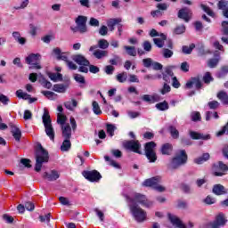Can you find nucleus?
Masks as SVG:
<instances>
[{"instance_id": "nucleus-1", "label": "nucleus", "mask_w": 228, "mask_h": 228, "mask_svg": "<svg viewBox=\"0 0 228 228\" xmlns=\"http://www.w3.org/2000/svg\"><path fill=\"white\" fill-rule=\"evenodd\" d=\"M49 161V152L44 149L42 144H39L36 150V172L42 170V165Z\"/></svg>"}, {"instance_id": "nucleus-2", "label": "nucleus", "mask_w": 228, "mask_h": 228, "mask_svg": "<svg viewBox=\"0 0 228 228\" xmlns=\"http://www.w3.org/2000/svg\"><path fill=\"white\" fill-rule=\"evenodd\" d=\"M126 200L129 204H140L142 208H151L152 206V201L149 200L146 195L141 193H134L132 198L126 197Z\"/></svg>"}, {"instance_id": "nucleus-3", "label": "nucleus", "mask_w": 228, "mask_h": 228, "mask_svg": "<svg viewBox=\"0 0 228 228\" xmlns=\"http://www.w3.org/2000/svg\"><path fill=\"white\" fill-rule=\"evenodd\" d=\"M188 161V155L186 154V151L181 150L176 156L172 159L169 168L172 170H175V168H179V167L185 165Z\"/></svg>"}, {"instance_id": "nucleus-4", "label": "nucleus", "mask_w": 228, "mask_h": 228, "mask_svg": "<svg viewBox=\"0 0 228 228\" xmlns=\"http://www.w3.org/2000/svg\"><path fill=\"white\" fill-rule=\"evenodd\" d=\"M43 124L45 126V131L47 136L54 142V128L53 127V124L51 123V115H49V111L45 109V112L43 114Z\"/></svg>"}, {"instance_id": "nucleus-5", "label": "nucleus", "mask_w": 228, "mask_h": 228, "mask_svg": "<svg viewBox=\"0 0 228 228\" xmlns=\"http://www.w3.org/2000/svg\"><path fill=\"white\" fill-rule=\"evenodd\" d=\"M129 208L136 222H144L147 218V213L138 204H129Z\"/></svg>"}, {"instance_id": "nucleus-6", "label": "nucleus", "mask_w": 228, "mask_h": 228, "mask_svg": "<svg viewBox=\"0 0 228 228\" xmlns=\"http://www.w3.org/2000/svg\"><path fill=\"white\" fill-rule=\"evenodd\" d=\"M154 149H156V142L151 141L145 143V146H144L145 156L149 159L150 163H156V159H158V157L156 156V151H154Z\"/></svg>"}, {"instance_id": "nucleus-7", "label": "nucleus", "mask_w": 228, "mask_h": 228, "mask_svg": "<svg viewBox=\"0 0 228 228\" xmlns=\"http://www.w3.org/2000/svg\"><path fill=\"white\" fill-rule=\"evenodd\" d=\"M160 181H161L160 176H154V177L146 179L143 182L142 186L153 188V190H156L157 191H165V187L159 185Z\"/></svg>"}, {"instance_id": "nucleus-8", "label": "nucleus", "mask_w": 228, "mask_h": 228, "mask_svg": "<svg viewBox=\"0 0 228 228\" xmlns=\"http://www.w3.org/2000/svg\"><path fill=\"white\" fill-rule=\"evenodd\" d=\"M228 172V166L222 161H218L212 166V174L216 177H222Z\"/></svg>"}, {"instance_id": "nucleus-9", "label": "nucleus", "mask_w": 228, "mask_h": 228, "mask_svg": "<svg viewBox=\"0 0 228 228\" xmlns=\"http://www.w3.org/2000/svg\"><path fill=\"white\" fill-rule=\"evenodd\" d=\"M39 61H40V53H31L26 58V63H28V65H30L29 67L30 69H42V66H40V63H38Z\"/></svg>"}, {"instance_id": "nucleus-10", "label": "nucleus", "mask_w": 228, "mask_h": 228, "mask_svg": "<svg viewBox=\"0 0 228 228\" xmlns=\"http://www.w3.org/2000/svg\"><path fill=\"white\" fill-rule=\"evenodd\" d=\"M82 175L90 183H99L102 179V175L97 170L93 171H83Z\"/></svg>"}, {"instance_id": "nucleus-11", "label": "nucleus", "mask_w": 228, "mask_h": 228, "mask_svg": "<svg viewBox=\"0 0 228 228\" xmlns=\"http://www.w3.org/2000/svg\"><path fill=\"white\" fill-rule=\"evenodd\" d=\"M124 147L127 151H132V152H136L137 154H142L140 149H142V145L138 141L131 140L124 142Z\"/></svg>"}, {"instance_id": "nucleus-12", "label": "nucleus", "mask_w": 228, "mask_h": 228, "mask_svg": "<svg viewBox=\"0 0 228 228\" xmlns=\"http://www.w3.org/2000/svg\"><path fill=\"white\" fill-rule=\"evenodd\" d=\"M227 224V219L225 218V215L220 213L216 216V219L209 223L211 228H220L224 227Z\"/></svg>"}, {"instance_id": "nucleus-13", "label": "nucleus", "mask_w": 228, "mask_h": 228, "mask_svg": "<svg viewBox=\"0 0 228 228\" xmlns=\"http://www.w3.org/2000/svg\"><path fill=\"white\" fill-rule=\"evenodd\" d=\"M191 15H193V12L188 7H183L178 12L179 19H183V20H185V22H190V20H191Z\"/></svg>"}, {"instance_id": "nucleus-14", "label": "nucleus", "mask_w": 228, "mask_h": 228, "mask_svg": "<svg viewBox=\"0 0 228 228\" xmlns=\"http://www.w3.org/2000/svg\"><path fill=\"white\" fill-rule=\"evenodd\" d=\"M53 54H55L57 60H61L62 61H69V56H70V52H61L60 48H54L53 50Z\"/></svg>"}, {"instance_id": "nucleus-15", "label": "nucleus", "mask_w": 228, "mask_h": 228, "mask_svg": "<svg viewBox=\"0 0 228 228\" xmlns=\"http://www.w3.org/2000/svg\"><path fill=\"white\" fill-rule=\"evenodd\" d=\"M71 58L75 63H77V65H85L86 67L90 66V61L82 54L72 55Z\"/></svg>"}, {"instance_id": "nucleus-16", "label": "nucleus", "mask_w": 228, "mask_h": 228, "mask_svg": "<svg viewBox=\"0 0 228 228\" xmlns=\"http://www.w3.org/2000/svg\"><path fill=\"white\" fill-rule=\"evenodd\" d=\"M193 85L196 86L197 90L202 88V82L199 77H191V80L186 83V88H191Z\"/></svg>"}, {"instance_id": "nucleus-17", "label": "nucleus", "mask_w": 228, "mask_h": 228, "mask_svg": "<svg viewBox=\"0 0 228 228\" xmlns=\"http://www.w3.org/2000/svg\"><path fill=\"white\" fill-rule=\"evenodd\" d=\"M10 127L13 138L16 140V142H20V138H22V132L20 131V128L13 124H10Z\"/></svg>"}, {"instance_id": "nucleus-18", "label": "nucleus", "mask_w": 228, "mask_h": 228, "mask_svg": "<svg viewBox=\"0 0 228 228\" xmlns=\"http://www.w3.org/2000/svg\"><path fill=\"white\" fill-rule=\"evenodd\" d=\"M162 79L166 83H170V81L174 79V71L170 67L165 69L164 72L162 73Z\"/></svg>"}, {"instance_id": "nucleus-19", "label": "nucleus", "mask_w": 228, "mask_h": 228, "mask_svg": "<svg viewBox=\"0 0 228 228\" xmlns=\"http://www.w3.org/2000/svg\"><path fill=\"white\" fill-rule=\"evenodd\" d=\"M189 134L192 140H211L210 134L204 135L203 134L195 131H190Z\"/></svg>"}, {"instance_id": "nucleus-20", "label": "nucleus", "mask_w": 228, "mask_h": 228, "mask_svg": "<svg viewBox=\"0 0 228 228\" xmlns=\"http://www.w3.org/2000/svg\"><path fill=\"white\" fill-rule=\"evenodd\" d=\"M62 131V137L64 139L72 138V128L69 124H66L65 126H61Z\"/></svg>"}, {"instance_id": "nucleus-21", "label": "nucleus", "mask_w": 228, "mask_h": 228, "mask_svg": "<svg viewBox=\"0 0 228 228\" xmlns=\"http://www.w3.org/2000/svg\"><path fill=\"white\" fill-rule=\"evenodd\" d=\"M44 178L47 179V181H57V179H60V173L56 170H52L50 173L45 172Z\"/></svg>"}, {"instance_id": "nucleus-22", "label": "nucleus", "mask_w": 228, "mask_h": 228, "mask_svg": "<svg viewBox=\"0 0 228 228\" xmlns=\"http://www.w3.org/2000/svg\"><path fill=\"white\" fill-rule=\"evenodd\" d=\"M88 20V18L86 16H78L76 19V24L79 29H86V21Z\"/></svg>"}, {"instance_id": "nucleus-23", "label": "nucleus", "mask_w": 228, "mask_h": 228, "mask_svg": "<svg viewBox=\"0 0 228 228\" xmlns=\"http://www.w3.org/2000/svg\"><path fill=\"white\" fill-rule=\"evenodd\" d=\"M212 191L215 195H225V193H227V189L222 184H216L214 185Z\"/></svg>"}, {"instance_id": "nucleus-24", "label": "nucleus", "mask_w": 228, "mask_h": 228, "mask_svg": "<svg viewBox=\"0 0 228 228\" xmlns=\"http://www.w3.org/2000/svg\"><path fill=\"white\" fill-rule=\"evenodd\" d=\"M122 22V19L116 18V19H110L107 20V26L108 28H115V26H118V28H122V25L120 24Z\"/></svg>"}, {"instance_id": "nucleus-25", "label": "nucleus", "mask_w": 228, "mask_h": 228, "mask_svg": "<svg viewBox=\"0 0 228 228\" xmlns=\"http://www.w3.org/2000/svg\"><path fill=\"white\" fill-rule=\"evenodd\" d=\"M160 37L161 38H153L155 45H157V47H159V49L163 48V46L165 45V40H167V36H165V34H160Z\"/></svg>"}, {"instance_id": "nucleus-26", "label": "nucleus", "mask_w": 228, "mask_h": 228, "mask_svg": "<svg viewBox=\"0 0 228 228\" xmlns=\"http://www.w3.org/2000/svg\"><path fill=\"white\" fill-rule=\"evenodd\" d=\"M142 100L144 102H149L150 104H154L158 101V95H150V94H143L142 96Z\"/></svg>"}, {"instance_id": "nucleus-27", "label": "nucleus", "mask_w": 228, "mask_h": 228, "mask_svg": "<svg viewBox=\"0 0 228 228\" xmlns=\"http://www.w3.org/2000/svg\"><path fill=\"white\" fill-rule=\"evenodd\" d=\"M173 151V146L170 143H165L161 147V153L166 156H170Z\"/></svg>"}, {"instance_id": "nucleus-28", "label": "nucleus", "mask_w": 228, "mask_h": 228, "mask_svg": "<svg viewBox=\"0 0 228 228\" xmlns=\"http://www.w3.org/2000/svg\"><path fill=\"white\" fill-rule=\"evenodd\" d=\"M209 158V153H204L201 157L194 159V163H196V165H202L206 163V161H208Z\"/></svg>"}, {"instance_id": "nucleus-29", "label": "nucleus", "mask_w": 228, "mask_h": 228, "mask_svg": "<svg viewBox=\"0 0 228 228\" xmlns=\"http://www.w3.org/2000/svg\"><path fill=\"white\" fill-rule=\"evenodd\" d=\"M71 147H72V142H70V139H64L61 146V151L62 152H69V150L71 149Z\"/></svg>"}, {"instance_id": "nucleus-30", "label": "nucleus", "mask_w": 228, "mask_h": 228, "mask_svg": "<svg viewBox=\"0 0 228 228\" xmlns=\"http://www.w3.org/2000/svg\"><path fill=\"white\" fill-rule=\"evenodd\" d=\"M217 99H219V101H221L222 103L224 104H228V94L225 91H220L217 94Z\"/></svg>"}, {"instance_id": "nucleus-31", "label": "nucleus", "mask_w": 228, "mask_h": 228, "mask_svg": "<svg viewBox=\"0 0 228 228\" xmlns=\"http://www.w3.org/2000/svg\"><path fill=\"white\" fill-rule=\"evenodd\" d=\"M53 90L58 94H65V92H67V86L63 84H55Z\"/></svg>"}, {"instance_id": "nucleus-32", "label": "nucleus", "mask_w": 228, "mask_h": 228, "mask_svg": "<svg viewBox=\"0 0 228 228\" xmlns=\"http://www.w3.org/2000/svg\"><path fill=\"white\" fill-rule=\"evenodd\" d=\"M16 97L18 99H23L24 101H28L29 97H31V94H28V93H24L22 89H19L15 93Z\"/></svg>"}, {"instance_id": "nucleus-33", "label": "nucleus", "mask_w": 228, "mask_h": 228, "mask_svg": "<svg viewBox=\"0 0 228 228\" xmlns=\"http://www.w3.org/2000/svg\"><path fill=\"white\" fill-rule=\"evenodd\" d=\"M168 131L172 138H174V140H177V138H179V130H177V128L175 126H169Z\"/></svg>"}, {"instance_id": "nucleus-34", "label": "nucleus", "mask_w": 228, "mask_h": 228, "mask_svg": "<svg viewBox=\"0 0 228 228\" xmlns=\"http://www.w3.org/2000/svg\"><path fill=\"white\" fill-rule=\"evenodd\" d=\"M94 58H97V60H101L102 58H104L105 56H108V52L104 50H95L93 53Z\"/></svg>"}, {"instance_id": "nucleus-35", "label": "nucleus", "mask_w": 228, "mask_h": 228, "mask_svg": "<svg viewBox=\"0 0 228 228\" xmlns=\"http://www.w3.org/2000/svg\"><path fill=\"white\" fill-rule=\"evenodd\" d=\"M124 49L126 51V54H128V56H136V47L125 45Z\"/></svg>"}, {"instance_id": "nucleus-36", "label": "nucleus", "mask_w": 228, "mask_h": 228, "mask_svg": "<svg viewBox=\"0 0 228 228\" xmlns=\"http://www.w3.org/2000/svg\"><path fill=\"white\" fill-rule=\"evenodd\" d=\"M12 37L16 40V42H18L21 45H24V44H26V38L20 37V34L19 32H13Z\"/></svg>"}, {"instance_id": "nucleus-37", "label": "nucleus", "mask_w": 228, "mask_h": 228, "mask_svg": "<svg viewBox=\"0 0 228 228\" xmlns=\"http://www.w3.org/2000/svg\"><path fill=\"white\" fill-rule=\"evenodd\" d=\"M211 118L218 119L220 117L218 116V112L216 111H207L206 112V120L209 121Z\"/></svg>"}, {"instance_id": "nucleus-38", "label": "nucleus", "mask_w": 228, "mask_h": 228, "mask_svg": "<svg viewBox=\"0 0 228 228\" xmlns=\"http://www.w3.org/2000/svg\"><path fill=\"white\" fill-rule=\"evenodd\" d=\"M193 49H195V44H191L190 46L183 45L182 51L183 54H191Z\"/></svg>"}, {"instance_id": "nucleus-39", "label": "nucleus", "mask_w": 228, "mask_h": 228, "mask_svg": "<svg viewBox=\"0 0 228 228\" xmlns=\"http://www.w3.org/2000/svg\"><path fill=\"white\" fill-rule=\"evenodd\" d=\"M67 122V117L63 114H58L57 115V124H60L61 127H63V126H66L65 124Z\"/></svg>"}, {"instance_id": "nucleus-40", "label": "nucleus", "mask_w": 228, "mask_h": 228, "mask_svg": "<svg viewBox=\"0 0 228 228\" xmlns=\"http://www.w3.org/2000/svg\"><path fill=\"white\" fill-rule=\"evenodd\" d=\"M227 74H228V66H223L220 71L216 73V77H219V78L225 77Z\"/></svg>"}, {"instance_id": "nucleus-41", "label": "nucleus", "mask_w": 228, "mask_h": 228, "mask_svg": "<svg viewBox=\"0 0 228 228\" xmlns=\"http://www.w3.org/2000/svg\"><path fill=\"white\" fill-rule=\"evenodd\" d=\"M116 79L117 81H118V83H126V81H127V73L126 72H122L119 73L116 76Z\"/></svg>"}, {"instance_id": "nucleus-42", "label": "nucleus", "mask_w": 228, "mask_h": 228, "mask_svg": "<svg viewBox=\"0 0 228 228\" xmlns=\"http://www.w3.org/2000/svg\"><path fill=\"white\" fill-rule=\"evenodd\" d=\"M191 119L192 120V122H200V120L202 119V117L200 116V112L192 111L191 113Z\"/></svg>"}, {"instance_id": "nucleus-43", "label": "nucleus", "mask_w": 228, "mask_h": 228, "mask_svg": "<svg viewBox=\"0 0 228 228\" xmlns=\"http://www.w3.org/2000/svg\"><path fill=\"white\" fill-rule=\"evenodd\" d=\"M217 8L218 10H222L223 13L225 12V10L228 9V2L225 0H221L217 3Z\"/></svg>"}, {"instance_id": "nucleus-44", "label": "nucleus", "mask_w": 228, "mask_h": 228, "mask_svg": "<svg viewBox=\"0 0 228 228\" xmlns=\"http://www.w3.org/2000/svg\"><path fill=\"white\" fill-rule=\"evenodd\" d=\"M73 77L77 83H79L80 85H85L86 83V80H85V77L81 74H74Z\"/></svg>"}, {"instance_id": "nucleus-45", "label": "nucleus", "mask_w": 228, "mask_h": 228, "mask_svg": "<svg viewBox=\"0 0 228 228\" xmlns=\"http://www.w3.org/2000/svg\"><path fill=\"white\" fill-rule=\"evenodd\" d=\"M200 8L203 10V12H205V13L208 14L210 17H215V12H213V10H211V8H209L206 4H201Z\"/></svg>"}, {"instance_id": "nucleus-46", "label": "nucleus", "mask_w": 228, "mask_h": 228, "mask_svg": "<svg viewBox=\"0 0 228 228\" xmlns=\"http://www.w3.org/2000/svg\"><path fill=\"white\" fill-rule=\"evenodd\" d=\"M156 108L160 111H167V110H168V102H162L157 103Z\"/></svg>"}, {"instance_id": "nucleus-47", "label": "nucleus", "mask_w": 228, "mask_h": 228, "mask_svg": "<svg viewBox=\"0 0 228 228\" xmlns=\"http://www.w3.org/2000/svg\"><path fill=\"white\" fill-rule=\"evenodd\" d=\"M93 111L95 115L102 114V110H101V107H99V103L97 102H93Z\"/></svg>"}, {"instance_id": "nucleus-48", "label": "nucleus", "mask_w": 228, "mask_h": 228, "mask_svg": "<svg viewBox=\"0 0 228 228\" xmlns=\"http://www.w3.org/2000/svg\"><path fill=\"white\" fill-rule=\"evenodd\" d=\"M162 56H164V58H172V56H174V52L170 49L163 48Z\"/></svg>"}, {"instance_id": "nucleus-49", "label": "nucleus", "mask_w": 228, "mask_h": 228, "mask_svg": "<svg viewBox=\"0 0 228 228\" xmlns=\"http://www.w3.org/2000/svg\"><path fill=\"white\" fill-rule=\"evenodd\" d=\"M218 61H220V59H218V58L210 59L208 61V66L210 69H215V67H216V65H218Z\"/></svg>"}, {"instance_id": "nucleus-50", "label": "nucleus", "mask_w": 228, "mask_h": 228, "mask_svg": "<svg viewBox=\"0 0 228 228\" xmlns=\"http://www.w3.org/2000/svg\"><path fill=\"white\" fill-rule=\"evenodd\" d=\"M98 47H100V49H108V47H110V43L105 39H100L98 41Z\"/></svg>"}, {"instance_id": "nucleus-51", "label": "nucleus", "mask_w": 228, "mask_h": 228, "mask_svg": "<svg viewBox=\"0 0 228 228\" xmlns=\"http://www.w3.org/2000/svg\"><path fill=\"white\" fill-rule=\"evenodd\" d=\"M115 129H117V127L114 125L107 124V133L110 136L115 135Z\"/></svg>"}, {"instance_id": "nucleus-52", "label": "nucleus", "mask_w": 228, "mask_h": 228, "mask_svg": "<svg viewBox=\"0 0 228 228\" xmlns=\"http://www.w3.org/2000/svg\"><path fill=\"white\" fill-rule=\"evenodd\" d=\"M208 106L210 110H218L220 108V102L216 101L208 102Z\"/></svg>"}, {"instance_id": "nucleus-53", "label": "nucleus", "mask_w": 228, "mask_h": 228, "mask_svg": "<svg viewBox=\"0 0 228 228\" xmlns=\"http://www.w3.org/2000/svg\"><path fill=\"white\" fill-rule=\"evenodd\" d=\"M41 85L42 86H44V88H47L48 90H51V88L53 87V84L45 78L41 79Z\"/></svg>"}, {"instance_id": "nucleus-54", "label": "nucleus", "mask_w": 228, "mask_h": 228, "mask_svg": "<svg viewBox=\"0 0 228 228\" xmlns=\"http://www.w3.org/2000/svg\"><path fill=\"white\" fill-rule=\"evenodd\" d=\"M142 48L146 53H151L152 51V45L149 41H144L142 43Z\"/></svg>"}, {"instance_id": "nucleus-55", "label": "nucleus", "mask_w": 228, "mask_h": 228, "mask_svg": "<svg viewBox=\"0 0 228 228\" xmlns=\"http://www.w3.org/2000/svg\"><path fill=\"white\" fill-rule=\"evenodd\" d=\"M120 61H122V59H120V56L118 55H115L113 59H110L109 61V63H110V65H118V63H120Z\"/></svg>"}, {"instance_id": "nucleus-56", "label": "nucleus", "mask_w": 228, "mask_h": 228, "mask_svg": "<svg viewBox=\"0 0 228 228\" xmlns=\"http://www.w3.org/2000/svg\"><path fill=\"white\" fill-rule=\"evenodd\" d=\"M170 90H171L170 86L167 83H164L163 87L160 89V94L162 95H165V94H168V92H170Z\"/></svg>"}, {"instance_id": "nucleus-57", "label": "nucleus", "mask_w": 228, "mask_h": 228, "mask_svg": "<svg viewBox=\"0 0 228 228\" xmlns=\"http://www.w3.org/2000/svg\"><path fill=\"white\" fill-rule=\"evenodd\" d=\"M203 81L207 85H209V83H211V81H213V77L211 76V73H209V72L205 73V75L203 77Z\"/></svg>"}, {"instance_id": "nucleus-58", "label": "nucleus", "mask_w": 228, "mask_h": 228, "mask_svg": "<svg viewBox=\"0 0 228 228\" xmlns=\"http://www.w3.org/2000/svg\"><path fill=\"white\" fill-rule=\"evenodd\" d=\"M154 61H152V59L151 58H146V59H143L142 60V65L144 67H146V69H149L151 67H152V63H153Z\"/></svg>"}, {"instance_id": "nucleus-59", "label": "nucleus", "mask_w": 228, "mask_h": 228, "mask_svg": "<svg viewBox=\"0 0 228 228\" xmlns=\"http://www.w3.org/2000/svg\"><path fill=\"white\" fill-rule=\"evenodd\" d=\"M104 72L108 75V76H111L113 75V72H115V67L111 66V65H107L104 68Z\"/></svg>"}, {"instance_id": "nucleus-60", "label": "nucleus", "mask_w": 228, "mask_h": 228, "mask_svg": "<svg viewBox=\"0 0 228 228\" xmlns=\"http://www.w3.org/2000/svg\"><path fill=\"white\" fill-rule=\"evenodd\" d=\"M39 220L40 222L49 224V222H51V214L49 213L45 216H40Z\"/></svg>"}, {"instance_id": "nucleus-61", "label": "nucleus", "mask_w": 228, "mask_h": 228, "mask_svg": "<svg viewBox=\"0 0 228 228\" xmlns=\"http://www.w3.org/2000/svg\"><path fill=\"white\" fill-rule=\"evenodd\" d=\"M0 102H2V104H4V106L8 105V103L10 102V98H8V96L1 94H0Z\"/></svg>"}, {"instance_id": "nucleus-62", "label": "nucleus", "mask_w": 228, "mask_h": 228, "mask_svg": "<svg viewBox=\"0 0 228 228\" xmlns=\"http://www.w3.org/2000/svg\"><path fill=\"white\" fill-rule=\"evenodd\" d=\"M99 20L95 18H90L89 26H92L93 28H99Z\"/></svg>"}, {"instance_id": "nucleus-63", "label": "nucleus", "mask_w": 228, "mask_h": 228, "mask_svg": "<svg viewBox=\"0 0 228 228\" xmlns=\"http://www.w3.org/2000/svg\"><path fill=\"white\" fill-rule=\"evenodd\" d=\"M100 69L99 67L95 66V65H90L89 64V71L92 73V74H97L100 72Z\"/></svg>"}, {"instance_id": "nucleus-64", "label": "nucleus", "mask_w": 228, "mask_h": 228, "mask_svg": "<svg viewBox=\"0 0 228 228\" xmlns=\"http://www.w3.org/2000/svg\"><path fill=\"white\" fill-rule=\"evenodd\" d=\"M110 152L114 158H122V151L120 150H111Z\"/></svg>"}]
</instances>
